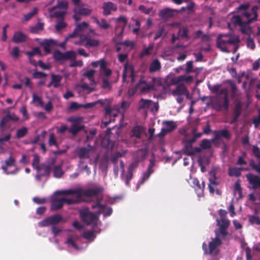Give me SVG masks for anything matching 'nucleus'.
I'll return each mask as SVG.
<instances>
[{
    "mask_svg": "<svg viewBox=\"0 0 260 260\" xmlns=\"http://www.w3.org/2000/svg\"><path fill=\"white\" fill-rule=\"evenodd\" d=\"M211 104L212 107L217 111H220L222 108L228 110L229 108V93L226 88H223L220 90L219 93L216 94L215 101H211L210 99L207 103V105Z\"/></svg>",
    "mask_w": 260,
    "mask_h": 260,
    "instance_id": "nucleus-1",
    "label": "nucleus"
},
{
    "mask_svg": "<svg viewBox=\"0 0 260 260\" xmlns=\"http://www.w3.org/2000/svg\"><path fill=\"white\" fill-rule=\"evenodd\" d=\"M240 40L237 36L230 34H219L217 38V46L221 51L228 52V45L238 46Z\"/></svg>",
    "mask_w": 260,
    "mask_h": 260,
    "instance_id": "nucleus-2",
    "label": "nucleus"
},
{
    "mask_svg": "<svg viewBox=\"0 0 260 260\" xmlns=\"http://www.w3.org/2000/svg\"><path fill=\"white\" fill-rule=\"evenodd\" d=\"M258 7L257 6H253L252 8V13L253 15V17L249 21L242 20L241 16L239 15H235L231 18V22L236 26H239L241 28L242 32H244V29L246 28L248 25L252 21H255L257 18V10Z\"/></svg>",
    "mask_w": 260,
    "mask_h": 260,
    "instance_id": "nucleus-3",
    "label": "nucleus"
},
{
    "mask_svg": "<svg viewBox=\"0 0 260 260\" xmlns=\"http://www.w3.org/2000/svg\"><path fill=\"white\" fill-rule=\"evenodd\" d=\"M58 193L60 194L72 196L71 198H62L63 204L66 203L68 205H72L80 203L82 201V199L80 196V190H78V188L75 189L64 190L59 191Z\"/></svg>",
    "mask_w": 260,
    "mask_h": 260,
    "instance_id": "nucleus-4",
    "label": "nucleus"
},
{
    "mask_svg": "<svg viewBox=\"0 0 260 260\" xmlns=\"http://www.w3.org/2000/svg\"><path fill=\"white\" fill-rule=\"evenodd\" d=\"M80 217L87 225H92L93 227H95L98 224L99 217L96 214L90 212L88 209L81 211Z\"/></svg>",
    "mask_w": 260,
    "mask_h": 260,
    "instance_id": "nucleus-5",
    "label": "nucleus"
},
{
    "mask_svg": "<svg viewBox=\"0 0 260 260\" xmlns=\"http://www.w3.org/2000/svg\"><path fill=\"white\" fill-rule=\"evenodd\" d=\"M15 162V159L12 156H10L8 159L5 160V165L2 166V170L8 175L16 174L18 169Z\"/></svg>",
    "mask_w": 260,
    "mask_h": 260,
    "instance_id": "nucleus-6",
    "label": "nucleus"
},
{
    "mask_svg": "<svg viewBox=\"0 0 260 260\" xmlns=\"http://www.w3.org/2000/svg\"><path fill=\"white\" fill-rule=\"evenodd\" d=\"M63 221L62 217L59 214H56L47 217L45 219L40 221L38 223L39 226L40 227L48 226L50 225H54Z\"/></svg>",
    "mask_w": 260,
    "mask_h": 260,
    "instance_id": "nucleus-7",
    "label": "nucleus"
},
{
    "mask_svg": "<svg viewBox=\"0 0 260 260\" xmlns=\"http://www.w3.org/2000/svg\"><path fill=\"white\" fill-rule=\"evenodd\" d=\"M53 57L55 61H61L68 59H75L76 55L73 51H68L62 53L59 50H56L53 53Z\"/></svg>",
    "mask_w": 260,
    "mask_h": 260,
    "instance_id": "nucleus-8",
    "label": "nucleus"
},
{
    "mask_svg": "<svg viewBox=\"0 0 260 260\" xmlns=\"http://www.w3.org/2000/svg\"><path fill=\"white\" fill-rule=\"evenodd\" d=\"M216 237L212 238L211 241L209 243V251L208 253L210 255L215 256L218 254L219 252V247L222 245V241L217 236L216 233Z\"/></svg>",
    "mask_w": 260,
    "mask_h": 260,
    "instance_id": "nucleus-9",
    "label": "nucleus"
},
{
    "mask_svg": "<svg viewBox=\"0 0 260 260\" xmlns=\"http://www.w3.org/2000/svg\"><path fill=\"white\" fill-rule=\"evenodd\" d=\"M89 24L86 22H83L80 23H78L74 29V31L70 34L67 39L69 38H73L77 36L80 37H83V33L88 29Z\"/></svg>",
    "mask_w": 260,
    "mask_h": 260,
    "instance_id": "nucleus-10",
    "label": "nucleus"
},
{
    "mask_svg": "<svg viewBox=\"0 0 260 260\" xmlns=\"http://www.w3.org/2000/svg\"><path fill=\"white\" fill-rule=\"evenodd\" d=\"M140 83L145 84V86L142 87L141 89V91L142 93L147 92L151 90L155 89V84L160 85L161 84V81L159 78L156 77H153L152 78V83H147L145 80H140L139 81Z\"/></svg>",
    "mask_w": 260,
    "mask_h": 260,
    "instance_id": "nucleus-11",
    "label": "nucleus"
},
{
    "mask_svg": "<svg viewBox=\"0 0 260 260\" xmlns=\"http://www.w3.org/2000/svg\"><path fill=\"white\" fill-rule=\"evenodd\" d=\"M80 190V196L82 199L83 196L87 197H92L97 196L99 193L103 191V188L101 187H95L91 189H88L86 190H83L81 188H78Z\"/></svg>",
    "mask_w": 260,
    "mask_h": 260,
    "instance_id": "nucleus-12",
    "label": "nucleus"
},
{
    "mask_svg": "<svg viewBox=\"0 0 260 260\" xmlns=\"http://www.w3.org/2000/svg\"><path fill=\"white\" fill-rule=\"evenodd\" d=\"M217 224L219 226V232L222 237L228 235V229L230 224V221L227 218L220 219L217 220Z\"/></svg>",
    "mask_w": 260,
    "mask_h": 260,
    "instance_id": "nucleus-13",
    "label": "nucleus"
},
{
    "mask_svg": "<svg viewBox=\"0 0 260 260\" xmlns=\"http://www.w3.org/2000/svg\"><path fill=\"white\" fill-rule=\"evenodd\" d=\"M57 41L52 39H45L42 42L40 43V45L44 48V50L46 53H50L51 49L57 45Z\"/></svg>",
    "mask_w": 260,
    "mask_h": 260,
    "instance_id": "nucleus-14",
    "label": "nucleus"
},
{
    "mask_svg": "<svg viewBox=\"0 0 260 260\" xmlns=\"http://www.w3.org/2000/svg\"><path fill=\"white\" fill-rule=\"evenodd\" d=\"M249 184L252 186V188L255 189L260 188V177L249 173L246 175Z\"/></svg>",
    "mask_w": 260,
    "mask_h": 260,
    "instance_id": "nucleus-15",
    "label": "nucleus"
},
{
    "mask_svg": "<svg viewBox=\"0 0 260 260\" xmlns=\"http://www.w3.org/2000/svg\"><path fill=\"white\" fill-rule=\"evenodd\" d=\"M10 120L17 122L19 120V118L15 114L8 113L5 116L2 118L0 123V128L3 130L4 127Z\"/></svg>",
    "mask_w": 260,
    "mask_h": 260,
    "instance_id": "nucleus-16",
    "label": "nucleus"
},
{
    "mask_svg": "<svg viewBox=\"0 0 260 260\" xmlns=\"http://www.w3.org/2000/svg\"><path fill=\"white\" fill-rule=\"evenodd\" d=\"M92 19L97 24L98 27L102 29L107 30L110 27V24L104 18L99 20L96 17L92 16Z\"/></svg>",
    "mask_w": 260,
    "mask_h": 260,
    "instance_id": "nucleus-17",
    "label": "nucleus"
},
{
    "mask_svg": "<svg viewBox=\"0 0 260 260\" xmlns=\"http://www.w3.org/2000/svg\"><path fill=\"white\" fill-rule=\"evenodd\" d=\"M103 14L105 16L109 15L111 11H115L117 10V6L112 2H105L103 4Z\"/></svg>",
    "mask_w": 260,
    "mask_h": 260,
    "instance_id": "nucleus-18",
    "label": "nucleus"
},
{
    "mask_svg": "<svg viewBox=\"0 0 260 260\" xmlns=\"http://www.w3.org/2000/svg\"><path fill=\"white\" fill-rule=\"evenodd\" d=\"M176 85V88L172 92L173 95L176 96L188 94V91L187 88L183 84H180Z\"/></svg>",
    "mask_w": 260,
    "mask_h": 260,
    "instance_id": "nucleus-19",
    "label": "nucleus"
},
{
    "mask_svg": "<svg viewBox=\"0 0 260 260\" xmlns=\"http://www.w3.org/2000/svg\"><path fill=\"white\" fill-rule=\"evenodd\" d=\"M214 134L215 138L216 140H219L221 138H224L226 140H230L232 136L230 132L226 129L215 131Z\"/></svg>",
    "mask_w": 260,
    "mask_h": 260,
    "instance_id": "nucleus-20",
    "label": "nucleus"
},
{
    "mask_svg": "<svg viewBox=\"0 0 260 260\" xmlns=\"http://www.w3.org/2000/svg\"><path fill=\"white\" fill-rule=\"evenodd\" d=\"M84 6V4H82L80 6L75 7L74 9V12L83 16H88L91 14L92 10Z\"/></svg>",
    "mask_w": 260,
    "mask_h": 260,
    "instance_id": "nucleus-21",
    "label": "nucleus"
},
{
    "mask_svg": "<svg viewBox=\"0 0 260 260\" xmlns=\"http://www.w3.org/2000/svg\"><path fill=\"white\" fill-rule=\"evenodd\" d=\"M241 114V105L240 103H237L234 107L233 117L231 121V123L233 124L236 122L238 118Z\"/></svg>",
    "mask_w": 260,
    "mask_h": 260,
    "instance_id": "nucleus-22",
    "label": "nucleus"
},
{
    "mask_svg": "<svg viewBox=\"0 0 260 260\" xmlns=\"http://www.w3.org/2000/svg\"><path fill=\"white\" fill-rule=\"evenodd\" d=\"M88 146L89 148L86 147H81L78 151V156L82 159H87L90 157V151L91 149V146L88 145Z\"/></svg>",
    "mask_w": 260,
    "mask_h": 260,
    "instance_id": "nucleus-23",
    "label": "nucleus"
},
{
    "mask_svg": "<svg viewBox=\"0 0 260 260\" xmlns=\"http://www.w3.org/2000/svg\"><path fill=\"white\" fill-rule=\"evenodd\" d=\"M63 205L62 198H53L51 201V210L56 211L62 208Z\"/></svg>",
    "mask_w": 260,
    "mask_h": 260,
    "instance_id": "nucleus-24",
    "label": "nucleus"
},
{
    "mask_svg": "<svg viewBox=\"0 0 260 260\" xmlns=\"http://www.w3.org/2000/svg\"><path fill=\"white\" fill-rule=\"evenodd\" d=\"M144 131V128L141 125L135 126L131 133V137H136L137 139H140L141 138L142 134Z\"/></svg>",
    "mask_w": 260,
    "mask_h": 260,
    "instance_id": "nucleus-25",
    "label": "nucleus"
},
{
    "mask_svg": "<svg viewBox=\"0 0 260 260\" xmlns=\"http://www.w3.org/2000/svg\"><path fill=\"white\" fill-rule=\"evenodd\" d=\"M26 36L22 32H15L12 38V41L16 43H23L26 40Z\"/></svg>",
    "mask_w": 260,
    "mask_h": 260,
    "instance_id": "nucleus-26",
    "label": "nucleus"
},
{
    "mask_svg": "<svg viewBox=\"0 0 260 260\" xmlns=\"http://www.w3.org/2000/svg\"><path fill=\"white\" fill-rule=\"evenodd\" d=\"M161 69V64L157 59L153 60L149 67V72L150 73H154L160 70Z\"/></svg>",
    "mask_w": 260,
    "mask_h": 260,
    "instance_id": "nucleus-27",
    "label": "nucleus"
},
{
    "mask_svg": "<svg viewBox=\"0 0 260 260\" xmlns=\"http://www.w3.org/2000/svg\"><path fill=\"white\" fill-rule=\"evenodd\" d=\"M191 134L192 135V137L190 138L186 137L184 140H186L190 143H193L195 142L197 139L200 138L202 135V133H198L197 129L196 128H193L192 129Z\"/></svg>",
    "mask_w": 260,
    "mask_h": 260,
    "instance_id": "nucleus-28",
    "label": "nucleus"
},
{
    "mask_svg": "<svg viewBox=\"0 0 260 260\" xmlns=\"http://www.w3.org/2000/svg\"><path fill=\"white\" fill-rule=\"evenodd\" d=\"M228 83L231 87L232 98L233 99L238 98L240 96V92L238 90L235 82L233 81L229 80L228 81Z\"/></svg>",
    "mask_w": 260,
    "mask_h": 260,
    "instance_id": "nucleus-29",
    "label": "nucleus"
},
{
    "mask_svg": "<svg viewBox=\"0 0 260 260\" xmlns=\"http://www.w3.org/2000/svg\"><path fill=\"white\" fill-rule=\"evenodd\" d=\"M162 124L165 126L164 128L167 132L171 133L177 128V124L176 123L172 120L163 121Z\"/></svg>",
    "mask_w": 260,
    "mask_h": 260,
    "instance_id": "nucleus-30",
    "label": "nucleus"
},
{
    "mask_svg": "<svg viewBox=\"0 0 260 260\" xmlns=\"http://www.w3.org/2000/svg\"><path fill=\"white\" fill-rule=\"evenodd\" d=\"M183 141L184 143V145L183 148L184 153L187 155H193L194 153V151L193 150V147L192 146V144L190 143L189 142L184 139Z\"/></svg>",
    "mask_w": 260,
    "mask_h": 260,
    "instance_id": "nucleus-31",
    "label": "nucleus"
},
{
    "mask_svg": "<svg viewBox=\"0 0 260 260\" xmlns=\"http://www.w3.org/2000/svg\"><path fill=\"white\" fill-rule=\"evenodd\" d=\"M100 42L98 40L92 39L85 36V44L84 47L87 48L98 46Z\"/></svg>",
    "mask_w": 260,
    "mask_h": 260,
    "instance_id": "nucleus-32",
    "label": "nucleus"
},
{
    "mask_svg": "<svg viewBox=\"0 0 260 260\" xmlns=\"http://www.w3.org/2000/svg\"><path fill=\"white\" fill-rule=\"evenodd\" d=\"M51 83L53 84L54 88H58L60 85V82L62 80V77L61 75H56L54 74H51Z\"/></svg>",
    "mask_w": 260,
    "mask_h": 260,
    "instance_id": "nucleus-33",
    "label": "nucleus"
},
{
    "mask_svg": "<svg viewBox=\"0 0 260 260\" xmlns=\"http://www.w3.org/2000/svg\"><path fill=\"white\" fill-rule=\"evenodd\" d=\"M68 7V3L66 1H58L55 6L49 9V12L51 13L57 8L67 9Z\"/></svg>",
    "mask_w": 260,
    "mask_h": 260,
    "instance_id": "nucleus-34",
    "label": "nucleus"
},
{
    "mask_svg": "<svg viewBox=\"0 0 260 260\" xmlns=\"http://www.w3.org/2000/svg\"><path fill=\"white\" fill-rule=\"evenodd\" d=\"M53 177L59 178L62 177L63 174V171L62 170V165L55 166L53 169Z\"/></svg>",
    "mask_w": 260,
    "mask_h": 260,
    "instance_id": "nucleus-35",
    "label": "nucleus"
},
{
    "mask_svg": "<svg viewBox=\"0 0 260 260\" xmlns=\"http://www.w3.org/2000/svg\"><path fill=\"white\" fill-rule=\"evenodd\" d=\"M192 184L196 190H200L202 192L204 191L205 187V182L203 181L201 184L199 180L197 178H193L192 179Z\"/></svg>",
    "mask_w": 260,
    "mask_h": 260,
    "instance_id": "nucleus-36",
    "label": "nucleus"
},
{
    "mask_svg": "<svg viewBox=\"0 0 260 260\" xmlns=\"http://www.w3.org/2000/svg\"><path fill=\"white\" fill-rule=\"evenodd\" d=\"M95 72L94 70L91 69L85 72L83 74L84 76L88 78L91 85H94L95 84V81L94 79Z\"/></svg>",
    "mask_w": 260,
    "mask_h": 260,
    "instance_id": "nucleus-37",
    "label": "nucleus"
},
{
    "mask_svg": "<svg viewBox=\"0 0 260 260\" xmlns=\"http://www.w3.org/2000/svg\"><path fill=\"white\" fill-rule=\"evenodd\" d=\"M85 128L84 125H79L77 124H73L69 129V132L73 135H76L78 132Z\"/></svg>",
    "mask_w": 260,
    "mask_h": 260,
    "instance_id": "nucleus-38",
    "label": "nucleus"
},
{
    "mask_svg": "<svg viewBox=\"0 0 260 260\" xmlns=\"http://www.w3.org/2000/svg\"><path fill=\"white\" fill-rule=\"evenodd\" d=\"M126 72L129 73L130 75L132 78L134 77V68L131 64H129L128 62H126L124 65L123 76H124Z\"/></svg>",
    "mask_w": 260,
    "mask_h": 260,
    "instance_id": "nucleus-39",
    "label": "nucleus"
},
{
    "mask_svg": "<svg viewBox=\"0 0 260 260\" xmlns=\"http://www.w3.org/2000/svg\"><path fill=\"white\" fill-rule=\"evenodd\" d=\"M106 118L107 117H113L115 118L118 115V112L113 110L111 107H107L105 108Z\"/></svg>",
    "mask_w": 260,
    "mask_h": 260,
    "instance_id": "nucleus-40",
    "label": "nucleus"
},
{
    "mask_svg": "<svg viewBox=\"0 0 260 260\" xmlns=\"http://www.w3.org/2000/svg\"><path fill=\"white\" fill-rule=\"evenodd\" d=\"M152 103V101L150 100H145L142 99L140 101L139 108L140 109H148Z\"/></svg>",
    "mask_w": 260,
    "mask_h": 260,
    "instance_id": "nucleus-41",
    "label": "nucleus"
},
{
    "mask_svg": "<svg viewBox=\"0 0 260 260\" xmlns=\"http://www.w3.org/2000/svg\"><path fill=\"white\" fill-rule=\"evenodd\" d=\"M228 174L230 176L238 177L241 176V173L239 168L233 167L229 169Z\"/></svg>",
    "mask_w": 260,
    "mask_h": 260,
    "instance_id": "nucleus-42",
    "label": "nucleus"
},
{
    "mask_svg": "<svg viewBox=\"0 0 260 260\" xmlns=\"http://www.w3.org/2000/svg\"><path fill=\"white\" fill-rule=\"evenodd\" d=\"M248 221L251 224L260 225V218L255 215H248Z\"/></svg>",
    "mask_w": 260,
    "mask_h": 260,
    "instance_id": "nucleus-43",
    "label": "nucleus"
},
{
    "mask_svg": "<svg viewBox=\"0 0 260 260\" xmlns=\"http://www.w3.org/2000/svg\"><path fill=\"white\" fill-rule=\"evenodd\" d=\"M28 132V129L26 127H22L17 129L16 134V137L17 139H20L24 137Z\"/></svg>",
    "mask_w": 260,
    "mask_h": 260,
    "instance_id": "nucleus-44",
    "label": "nucleus"
},
{
    "mask_svg": "<svg viewBox=\"0 0 260 260\" xmlns=\"http://www.w3.org/2000/svg\"><path fill=\"white\" fill-rule=\"evenodd\" d=\"M102 85L101 87L104 89H107L108 90H111V84L109 81L108 78L106 77H102Z\"/></svg>",
    "mask_w": 260,
    "mask_h": 260,
    "instance_id": "nucleus-45",
    "label": "nucleus"
},
{
    "mask_svg": "<svg viewBox=\"0 0 260 260\" xmlns=\"http://www.w3.org/2000/svg\"><path fill=\"white\" fill-rule=\"evenodd\" d=\"M112 72V70L110 69L107 68V63H106L104 68L100 69V73L103 75L102 77L108 78L111 75Z\"/></svg>",
    "mask_w": 260,
    "mask_h": 260,
    "instance_id": "nucleus-46",
    "label": "nucleus"
},
{
    "mask_svg": "<svg viewBox=\"0 0 260 260\" xmlns=\"http://www.w3.org/2000/svg\"><path fill=\"white\" fill-rule=\"evenodd\" d=\"M159 15L162 18L170 17L173 15V12L169 9H166L160 11Z\"/></svg>",
    "mask_w": 260,
    "mask_h": 260,
    "instance_id": "nucleus-47",
    "label": "nucleus"
},
{
    "mask_svg": "<svg viewBox=\"0 0 260 260\" xmlns=\"http://www.w3.org/2000/svg\"><path fill=\"white\" fill-rule=\"evenodd\" d=\"M184 82V75L179 76L173 78L171 80L172 84L179 85L180 84H183Z\"/></svg>",
    "mask_w": 260,
    "mask_h": 260,
    "instance_id": "nucleus-48",
    "label": "nucleus"
},
{
    "mask_svg": "<svg viewBox=\"0 0 260 260\" xmlns=\"http://www.w3.org/2000/svg\"><path fill=\"white\" fill-rule=\"evenodd\" d=\"M38 12V9L37 8H34L31 11L29 12L27 14L24 16V20L25 21H28L36 15Z\"/></svg>",
    "mask_w": 260,
    "mask_h": 260,
    "instance_id": "nucleus-49",
    "label": "nucleus"
},
{
    "mask_svg": "<svg viewBox=\"0 0 260 260\" xmlns=\"http://www.w3.org/2000/svg\"><path fill=\"white\" fill-rule=\"evenodd\" d=\"M42 170L43 171V173H42L43 175L44 176H47L49 177L50 175V172H51V166L46 165L45 164H42Z\"/></svg>",
    "mask_w": 260,
    "mask_h": 260,
    "instance_id": "nucleus-50",
    "label": "nucleus"
},
{
    "mask_svg": "<svg viewBox=\"0 0 260 260\" xmlns=\"http://www.w3.org/2000/svg\"><path fill=\"white\" fill-rule=\"evenodd\" d=\"M44 28V23L38 22L35 26L30 28V31L32 33H37L39 31L42 30Z\"/></svg>",
    "mask_w": 260,
    "mask_h": 260,
    "instance_id": "nucleus-51",
    "label": "nucleus"
},
{
    "mask_svg": "<svg viewBox=\"0 0 260 260\" xmlns=\"http://www.w3.org/2000/svg\"><path fill=\"white\" fill-rule=\"evenodd\" d=\"M48 144L49 146H55L56 147H58V144L57 142L56 139L53 133L50 134L49 139L48 141Z\"/></svg>",
    "mask_w": 260,
    "mask_h": 260,
    "instance_id": "nucleus-52",
    "label": "nucleus"
},
{
    "mask_svg": "<svg viewBox=\"0 0 260 260\" xmlns=\"http://www.w3.org/2000/svg\"><path fill=\"white\" fill-rule=\"evenodd\" d=\"M210 183L208 184V188L210 193L213 194L215 192L214 187L218 185V183L215 180L210 179Z\"/></svg>",
    "mask_w": 260,
    "mask_h": 260,
    "instance_id": "nucleus-53",
    "label": "nucleus"
},
{
    "mask_svg": "<svg viewBox=\"0 0 260 260\" xmlns=\"http://www.w3.org/2000/svg\"><path fill=\"white\" fill-rule=\"evenodd\" d=\"M246 156V153L244 152L242 154V155H241L238 157V160H237V161L236 165H240V166L247 165V162L245 160V158Z\"/></svg>",
    "mask_w": 260,
    "mask_h": 260,
    "instance_id": "nucleus-54",
    "label": "nucleus"
},
{
    "mask_svg": "<svg viewBox=\"0 0 260 260\" xmlns=\"http://www.w3.org/2000/svg\"><path fill=\"white\" fill-rule=\"evenodd\" d=\"M188 32V30L186 27H182L179 29L178 34L182 39L186 38L188 39L189 38Z\"/></svg>",
    "mask_w": 260,
    "mask_h": 260,
    "instance_id": "nucleus-55",
    "label": "nucleus"
},
{
    "mask_svg": "<svg viewBox=\"0 0 260 260\" xmlns=\"http://www.w3.org/2000/svg\"><path fill=\"white\" fill-rule=\"evenodd\" d=\"M94 233V230L86 231L83 233L82 237L87 240H90L91 238L95 237Z\"/></svg>",
    "mask_w": 260,
    "mask_h": 260,
    "instance_id": "nucleus-56",
    "label": "nucleus"
},
{
    "mask_svg": "<svg viewBox=\"0 0 260 260\" xmlns=\"http://www.w3.org/2000/svg\"><path fill=\"white\" fill-rule=\"evenodd\" d=\"M106 62L104 59H100V60L93 61L91 63V65L93 68H97L100 67V69L104 68Z\"/></svg>",
    "mask_w": 260,
    "mask_h": 260,
    "instance_id": "nucleus-57",
    "label": "nucleus"
},
{
    "mask_svg": "<svg viewBox=\"0 0 260 260\" xmlns=\"http://www.w3.org/2000/svg\"><path fill=\"white\" fill-rule=\"evenodd\" d=\"M26 55L31 58L36 54L41 55V52L38 47H35L32 49L31 51H27L26 52Z\"/></svg>",
    "mask_w": 260,
    "mask_h": 260,
    "instance_id": "nucleus-58",
    "label": "nucleus"
},
{
    "mask_svg": "<svg viewBox=\"0 0 260 260\" xmlns=\"http://www.w3.org/2000/svg\"><path fill=\"white\" fill-rule=\"evenodd\" d=\"M200 146L203 149H207L211 147V144L209 140L205 139L202 140Z\"/></svg>",
    "mask_w": 260,
    "mask_h": 260,
    "instance_id": "nucleus-59",
    "label": "nucleus"
},
{
    "mask_svg": "<svg viewBox=\"0 0 260 260\" xmlns=\"http://www.w3.org/2000/svg\"><path fill=\"white\" fill-rule=\"evenodd\" d=\"M153 48V46L151 45L149 46L147 48L143 50L142 52L140 53V56L142 57L144 56L149 55L150 54V51L152 50Z\"/></svg>",
    "mask_w": 260,
    "mask_h": 260,
    "instance_id": "nucleus-60",
    "label": "nucleus"
},
{
    "mask_svg": "<svg viewBox=\"0 0 260 260\" xmlns=\"http://www.w3.org/2000/svg\"><path fill=\"white\" fill-rule=\"evenodd\" d=\"M83 118L82 117L75 116L70 117L68 119V120L70 122H72L73 124H78L79 123L82 121Z\"/></svg>",
    "mask_w": 260,
    "mask_h": 260,
    "instance_id": "nucleus-61",
    "label": "nucleus"
},
{
    "mask_svg": "<svg viewBox=\"0 0 260 260\" xmlns=\"http://www.w3.org/2000/svg\"><path fill=\"white\" fill-rule=\"evenodd\" d=\"M153 171L147 170L143 174V177L141 180V183L143 184L146 180H147L153 173Z\"/></svg>",
    "mask_w": 260,
    "mask_h": 260,
    "instance_id": "nucleus-62",
    "label": "nucleus"
},
{
    "mask_svg": "<svg viewBox=\"0 0 260 260\" xmlns=\"http://www.w3.org/2000/svg\"><path fill=\"white\" fill-rule=\"evenodd\" d=\"M140 160L137 159L133 161L128 166V171L134 172L135 170L138 167Z\"/></svg>",
    "mask_w": 260,
    "mask_h": 260,
    "instance_id": "nucleus-63",
    "label": "nucleus"
},
{
    "mask_svg": "<svg viewBox=\"0 0 260 260\" xmlns=\"http://www.w3.org/2000/svg\"><path fill=\"white\" fill-rule=\"evenodd\" d=\"M82 108V104H79L77 102H73L70 104L69 109L70 110H76Z\"/></svg>",
    "mask_w": 260,
    "mask_h": 260,
    "instance_id": "nucleus-64",
    "label": "nucleus"
}]
</instances>
